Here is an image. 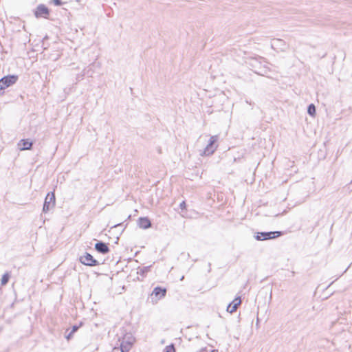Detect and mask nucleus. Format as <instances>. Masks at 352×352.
<instances>
[{
    "mask_svg": "<svg viewBox=\"0 0 352 352\" xmlns=\"http://www.w3.org/2000/svg\"><path fill=\"white\" fill-rule=\"evenodd\" d=\"M17 75H7L0 79V95L4 93V89L13 85L18 80Z\"/></svg>",
    "mask_w": 352,
    "mask_h": 352,
    "instance_id": "nucleus-1",
    "label": "nucleus"
},
{
    "mask_svg": "<svg viewBox=\"0 0 352 352\" xmlns=\"http://www.w3.org/2000/svg\"><path fill=\"white\" fill-rule=\"evenodd\" d=\"M166 292L167 290L166 288L157 286L153 290L151 294L148 298V300H150L153 305H155L159 300L163 298L166 296Z\"/></svg>",
    "mask_w": 352,
    "mask_h": 352,
    "instance_id": "nucleus-2",
    "label": "nucleus"
},
{
    "mask_svg": "<svg viewBox=\"0 0 352 352\" xmlns=\"http://www.w3.org/2000/svg\"><path fill=\"white\" fill-rule=\"evenodd\" d=\"M219 140V135H212L210 138L208 143L204 148L202 155L209 156L212 155L218 147L217 142Z\"/></svg>",
    "mask_w": 352,
    "mask_h": 352,
    "instance_id": "nucleus-3",
    "label": "nucleus"
},
{
    "mask_svg": "<svg viewBox=\"0 0 352 352\" xmlns=\"http://www.w3.org/2000/svg\"><path fill=\"white\" fill-rule=\"evenodd\" d=\"M280 235L281 232L280 231L258 232L254 235V238L257 241H266L276 239Z\"/></svg>",
    "mask_w": 352,
    "mask_h": 352,
    "instance_id": "nucleus-4",
    "label": "nucleus"
},
{
    "mask_svg": "<svg viewBox=\"0 0 352 352\" xmlns=\"http://www.w3.org/2000/svg\"><path fill=\"white\" fill-rule=\"evenodd\" d=\"M261 57L250 58L246 61V63L251 67V69L256 74H261L263 71V67L261 60Z\"/></svg>",
    "mask_w": 352,
    "mask_h": 352,
    "instance_id": "nucleus-5",
    "label": "nucleus"
},
{
    "mask_svg": "<svg viewBox=\"0 0 352 352\" xmlns=\"http://www.w3.org/2000/svg\"><path fill=\"white\" fill-rule=\"evenodd\" d=\"M56 197L54 192H49L45 196L43 206V212L47 213L50 209L54 208Z\"/></svg>",
    "mask_w": 352,
    "mask_h": 352,
    "instance_id": "nucleus-6",
    "label": "nucleus"
},
{
    "mask_svg": "<svg viewBox=\"0 0 352 352\" xmlns=\"http://www.w3.org/2000/svg\"><path fill=\"white\" fill-rule=\"evenodd\" d=\"M80 262L87 266L94 267L100 265V263L94 258V256L88 253L85 252L84 255L80 256Z\"/></svg>",
    "mask_w": 352,
    "mask_h": 352,
    "instance_id": "nucleus-7",
    "label": "nucleus"
},
{
    "mask_svg": "<svg viewBox=\"0 0 352 352\" xmlns=\"http://www.w3.org/2000/svg\"><path fill=\"white\" fill-rule=\"evenodd\" d=\"M50 14V9L44 4H39L34 10V14L36 18L48 19Z\"/></svg>",
    "mask_w": 352,
    "mask_h": 352,
    "instance_id": "nucleus-8",
    "label": "nucleus"
},
{
    "mask_svg": "<svg viewBox=\"0 0 352 352\" xmlns=\"http://www.w3.org/2000/svg\"><path fill=\"white\" fill-rule=\"evenodd\" d=\"M95 250L100 254H106L110 252V249L107 243L103 241H98L94 245Z\"/></svg>",
    "mask_w": 352,
    "mask_h": 352,
    "instance_id": "nucleus-9",
    "label": "nucleus"
},
{
    "mask_svg": "<svg viewBox=\"0 0 352 352\" xmlns=\"http://www.w3.org/2000/svg\"><path fill=\"white\" fill-rule=\"evenodd\" d=\"M241 303L240 296L236 297L227 307L226 311L230 314L234 313Z\"/></svg>",
    "mask_w": 352,
    "mask_h": 352,
    "instance_id": "nucleus-10",
    "label": "nucleus"
},
{
    "mask_svg": "<svg viewBox=\"0 0 352 352\" xmlns=\"http://www.w3.org/2000/svg\"><path fill=\"white\" fill-rule=\"evenodd\" d=\"M132 345V342L130 341H127L124 342L122 341L120 344V348L115 347L113 349V352H117L120 351V352H129Z\"/></svg>",
    "mask_w": 352,
    "mask_h": 352,
    "instance_id": "nucleus-11",
    "label": "nucleus"
},
{
    "mask_svg": "<svg viewBox=\"0 0 352 352\" xmlns=\"http://www.w3.org/2000/svg\"><path fill=\"white\" fill-rule=\"evenodd\" d=\"M275 46L278 47L281 51L285 50L287 47L285 42L279 38H274L272 40V47L274 48Z\"/></svg>",
    "mask_w": 352,
    "mask_h": 352,
    "instance_id": "nucleus-12",
    "label": "nucleus"
},
{
    "mask_svg": "<svg viewBox=\"0 0 352 352\" xmlns=\"http://www.w3.org/2000/svg\"><path fill=\"white\" fill-rule=\"evenodd\" d=\"M32 141H30L29 139H22L18 144L19 146H22V147L20 148L21 151L30 150L32 148Z\"/></svg>",
    "mask_w": 352,
    "mask_h": 352,
    "instance_id": "nucleus-13",
    "label": "nucleus"
},
{
    "mask_svg": "<svg viewBox=\"0 0 352 352\" xmlns=\"http://www.w3.org/2000/svg\"><path fill=\"white\" fill-rule=\"evenodd\" d=\"M138 225L141 228L147 229L151 227V222L148 217H140Z\"/></svg>",
    "mask_w": 352,
    "mask_h": 352,
    "instance_id": "nucleus-14",
    "label": "nucleus"
},
{
    "mask_svg": "<svg viewBox=\"0 0 352 352\" xmlns=\"http://www.w3.org/2000/svg\"><path fill=\"white\" fill-rule=\"evenodd\" d=\"M151 265H149V266H146V267H141V268H138V274L142 276H145L146 274L150 272L151 270Z\"/></svg>",
    "mask_w": 352,
    "mask_h": 352,
    "instance_id": "nucleus-15",
    "label": "nucleus"
},
{
    "mask_svg": "<svg viewBox=\"0 0 352 352\" xmlns=\"http://www.w3.org/2000/svg\"><path fill=\"white\" fill-rule=\"evenodd\" d=\"M307 113L312 117H314L316 116V107L314 104H310L308 105Z\"/></svg>",
    "mask_w": 352,
    "mask_h": 352,
    "instance_id": "nucleus-16",
    "label": "nucleus"
},
{
    "mask_svg": "<svg viewBox=\"0 0 352 352\" xmlns=\"http://www.w3.org/2000/svg\"><path fill=\"white\" fill-rule=\"evenodd\" d=\"M10 278V273L8 272H6L1 277V285H6L8 283Z\"/></svg>",
    "mask_w": 352,
    "mask_h": 352,
    "instance_id": "nucleus-17",
    "label": "nucleus"
},
{
    "mask_svg": "<svg viewBox=\"0 0 352 352\" xmlns=\"http://www.w3.org/2000/svg\"><path fill=\"white\" fill-rule=\"evenodd\" d=\"M164 352H175V348L173 344L166 346L164 350Z\"/></svg>",
    "mask_w": 352,
    "mask_h": 352,
    "instance_id": "nucleus-18",
    "label": "nucleus"
},
{
    "mask_svg": "<svg viewBox=\"0 0 352 352\" xmlns=\"http://www.w3.org/2000/svg\"><path fill=\"white\" fill-rule=\"evenodd\" d=\"M79 327L80 326L76 325V324L74 325L72 328V331H71L72 333H74L75 332H76L78 330Z\"/></svg>",
    "mask_w": 352,
    "mask_h": 352,
    "instance_id": "nucleus-19",
    "label": "nucleus"
},
{
    "mask_svg": "<svg viewBox=\"0 0 352 352\" xmlns=\"http://www.w3.org/2000/svg\"><path fill=\"white\" fill-rule=\"evenodd\" d=\"M179 208H181L182 210H186V202L184 201H183L179 204Z\"/></svg>",
    "mask_w": 352,
    "mask_h": 352,
    "instance_id": "nucleus-20",
    "label": "nucleus"
},
{
    "mask_svg": "<svg viewBox=\"0 0 352 352\" xmlns=\"http://www.w3.org/2000/svg\"><path fill=\"white\" fill-rule=\"evenodd\" d=\"M54 4L57 6H60L62 5L61 0H52Z\"/></svg>",
    "mask_w": 352,
    "mask_h": 352,
    "instance_id": "nucleus-21",
    "label": "nucleus"
},
{
    "mask_svg": "<svg viewBox=\"0 0 352 352\" xmlns=\"http://www.w3.org/2000/svg\"><path fill=\"white\" fill-rule=\"evenodd\" d=\"M73 334L74 333H72V332L70 331V333L65 336L66 339L67 340H70L72 338Z\"/></svg>",
    "mask_w": 352,
    "mask_h": 352,
    "instance_id": "nucleus-22",
    "label": "nucleus"
},
{
    "mask_svg": "<svg viewBox=\"0 0 352 352\" xmlns=\"http://www.w3.org/2000/svg\"><path fill=\"white\" fill-rule=\"evenodd\" d=\"M123 223H118V224H116L113 226V228H116V227H118V226H122Z\"/></svg>",
    "mask_w": 352,
    "mask_h": 352,
    "instance_id": "nucleus-23",
    "label": "nucleus"
},
{
    "mask_svg": "<svg viewBox=\"0 0 352 352\" xmlns=\"http://www.w3.org/2000/svg\"><path fill=\"white\" fill-rule=\"evenodd\" d=\"M212 352H218L217 350H212Z\"/></svg>",
    "mask_w": 352,
    "mask_h": 352,
    "instance_id": "nucleus-24",
    "label": "nucleus"
},
{
    "mask_svg": "<svg viewBox=\"0 0 352 352\" xmlns=\"http://www.w3.org/2000/svg\"><path fill=\"white\" fill-rule=\"evenodd\" d=\"M184 276H182L181 280H183V279H184Z\"/></svg>",
    "mask_w": 352,
    "mask_h": 352,
    "instance_id": "nucleus-25",
    "label": "nucleus"
}]
</instances>
